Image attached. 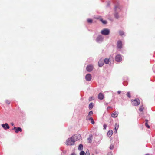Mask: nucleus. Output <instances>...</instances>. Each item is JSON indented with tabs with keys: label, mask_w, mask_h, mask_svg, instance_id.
<instances>
[{
	"label": "nucleus",
	"mask_w": 155,
	"mask_h": 155,
	"mask_svg": "<svg viewBox=\"0 0 155 155\" xmlns=\"http://www.w3.org/2000/svg\"><path fill=\"white\" fill-rule=\"evenodd\" d=\"M120 7L119 5H117L115 6L114 8L115 13L114 15L116 19H118L119 17L118 12L120 11Z\"/></svg>",
	"instance_id": "1"
},
{
	"label": "nucleus",
	"mask_w": 155,
	"mask_h": 155,
	"mask_svg": "<svg viewBox=\"0 0 155 155\" xmlns=\"http://www.w3.org/2000/svg\"><path fill=\"white\" fill-rule=\"evenodd\" d=\"M75 141L72 138V137L69 138L66 142V144L67 145H72L74 144Z\"/></svg>",
	"instance_id": "2"
},
{
	"label": "nucleus",
	"mask_w": 155,
	"mask_h": 155,
	"mask_svg": "<svg viewBox=\"0 0 155 155\" xmlns=\"http://www.w3.org/2000/svg\"><path fill=\"white\" fill-rule=\"evenodd\" d=\"M131 103L133 105L138 106L140 104V101L139 99H136L135 100H132Z\"/></svg>",
	"instance_id": "3"
},
{
	"label": "nucleus",
	"mask_w": 155,
	"mask_h": 155,
	"mask_svg": "<svg viewBox=\"0 0 155 155\" xmlns=\"http://www.w3.org/2000/svg\"><path fill=\"white\" fill-rule=\"evenodd\" d=\"M110 32V30L107 28L104 29L101 31V34L105 35H108L109 34Z\"/></svg>",
	"instance_id": "4"
},
{
	"label": "nucleus",
	"mask_w": 155,
	"mask_h": 155,
	"mask_svg": "<svg viewBox=\"0 0 155 155\" xmlns=\"http://www.w3.org/2000/svg\"><path fill=\"white\" fill-rule=\"evenodd\" d=\"M72 138L75 142L78 140H79L81 138V135L80 134H77L74 135L72 137Z\"/></svg>",
	"instance_id": "5"
},
{
	"label": "nucleus",
	"mask_w": 155,
	"mask_h": 155,
	"mask_svg": "<svg viewBox=\"0 0 155 155\" xmlns=\"http://www.w3.org/2000/svg\"><path fill=\"white\" fill-rule=\"evenodd\" d=\"M103 37L101 35H100L98 36L97 38L96 39V41L98 43H100L103 41Z\"/></svg>",
	"instance_id": "6"
},
{
	"label": "nucleus",
	"mask_w": 155,
	"mask_h": 155,
	"mask_svg": "<svg viewBox=\"0 0 155 155\" xmlns=\"http://www.w3.org/2000/svg\"><path fill=\"white\" fill-rule=\"evenodd\" d=\"M115 60L117 62H120L122 60V58L120 55L118 54L116 56Z\"/></svg>",
	"instance_id": "7"
},
{
	"label": "nucleus",
	"mask_w": 155,
	"mask_h": 155,
	"mask_svg": "<svg viewBox=\"0 0 155 155\" xmlns=\"http://www.w3.org/2000/svg\"><path fill=\"white\" fill-rule=\"evenodd\" d=\"M92 78V76L90 74H87L85 76V79L87 81H90L91 80Z\"/></svg>",
	"instance_id": "8"
},
{
	"label": "nucleus",
	"mask_w": 155,
	"mask_h": 155,
	"mask_svg": "<svg viewBox=\"0 0 155 155\" xmlns=\"http://www.w3.org/2000/svg\"><path fill=\"white\" fill-rule=\"evenodd\" d=\"M93 69V66L91 65H89L87 66L86 70L88 72H91Z\"/></svg>",
	"instance_id": "9"
},
{
	"label": "nucleus",
	"mask_w": 155,
	"mask_h": 155,
	"mask_svg": "<svg viewBox=\"0 0 155 155\" xmlns=\"http://www.w3.org/2000/svg\"><path fill=\"white\" fill-rule=\"evenodd\" d=\"M13 130H15V131L16 133H17L19 131L21 132L22 131V129L20 127H14L12 129Z\"/></svg>",
	"instance_id": "10"
},
{
	"label": "nucleus",
	"mask_w": 155,
	"mask_h": 155,
	"mask_svg": "<svg viewBox=\"0 0 155 155\" xmlns=\"http://www.w3.org/2000/svg\"><path fill=\"white\" fill-rule=\"evenodd\" d=\"M2 126L5 129H8L9 128V126L7 123L2 124Z\"/></svg>",
	"instance_id": "11"
},
{
	"label": "nucleus",
	"mask_w": 155,
	"mask_h": 155,
	"mask_svg": "<svg viewBox=\"0 0 155 155\" xmlns=\"http://www.w3.org/2000/svg\"><path fill=\"white\" fill-rule=\"evenodd\" d=\"M104 64V60L101 59L98 62V66L99 67L102 66Z\"/></svg>",
	"instance_id": "12"
},
{
	"label": "nucleus",
	"mask_w": 155,
	"mask_h": 155,
	"mask_svg": "<svg viewBox=\"0 0 155 155\" xmlns=\"http://www.w3.org/2000/svg\"><path fill=\"white\" fill-rule=\"evenodd\" d=\"M117 47L118 48L120 49L122 48V42L120 40L117 42Z\"/></svg>",
	"instance_id": "13"
},
{
	"label": "nucleus",
	"mask_w": 155,
	"mask_h": 155,
	"mask_svg": "<svg viewBox=\"0 0 155 155\" xmlns=\"http://www.w3.org/2000/svg\"><path fill=\"white\" fill-rule=\"evenodd\" d=\"M98 98L100 100H102L104 98V95L102 93H100L98 94Z\"/></svg>",
	"instance_id": "14"
},
{
	"label": "nucleus",
	"mask_w": 155,
	"mask_h": 155,
	"mask_svg": "<svg viewBox=\"0 0 155 155\" xmlns=\"http://www.w3.org/2000/svg\"><path fill=\"white\" fill-rule=\"evenodd\" d=\"M118 114V112H115L111 114V116L113 118H115L117 117Z\"/></svg>",
	"instance_id": "15"
},
{
	"label": "nucleus",
	"mask_w": 155,
	"mask_h": 155,
	"mask_svg": "<svg viewBox=\"0 0 155 155\" xmlns=\"http://www.w3.org/2000/svg\"><path fill=\"white\" fill-rule=\"evenodd\" d=\"M113 134V131L111 130H109L107 133V136L110 137Z\"/></svg>",
	"instance_id": "16"
},
{
	"label": "nucleus",
	"mask_w": 155,
	"mask_h": 155,
	"mask_svg": "<svg viewBox=\"0 0 155 155\" xmlns=\"http://www.w3.org/2000/svg\"><path fill=\"white\" fill-rule=\"evenodd\" d=\"M119 124L117 123H116L115 126V133H117V130L119 128Z\"/></svg>",
	"instance_id": "17"
},
{
	"label": "nucleus",
	"mask_w": 155,
	"mask_h": 155,
	"mask_svg": "<svg viewBox=\"0 0 155 155\" xmlns=\"http://www.w3.org/2000/svg\"><path fill=\"white\" fill-rule=\"evenodd\" d=\"M92 136L91 135L89 136V137L87 138V140L89 143H91L92 141Z\"/></svg>",
	"instance_id": "18"
},
{
	"label": "nucleus",
	"mask_w": 155,
	"mask_h": 155,
	"mask_svg": "<svg viewBox=\"0 0 155 155\" xmlns=\"http://www.w3.org/2000/svg\"><path fill=\"white\" fill-rule=\"evenodd\" d=\"M83 148V146L82 144H80L78 147V149L80 150H82Z\"/></svg>",
	"instance_id": "19"
},
{
	"label": "nucleus",
	"mask_w": 155,
	"mask_h": 155,
	"mask_svg": "<svg viewBox=\"0 0 155 155\" xmlns=\"http://www.w3.org/2000/svg\"><path fill=\"white\" fill-rule=\"evenodd\" d=\"M104 61L106 64H108L109 63V62L110 61L107 58H105L104 60Z\"/></svg>",
	"instance_id": "20"
},
{
	"label": "nucleus",
	"mask_w": 155,
	"mask_h": 155,
	"mask_svg": "<svg viewBox=\"0 0 155 155\" xmlns=\"http://www.w3.org/2000/svg\"><path fill=\"white\" fill-rule=\"evenodd\" d=\"M92 118L91 116L88 115L86 117V120H91Z\"/></svg>",
	"instance_id": "21"
},
{
	"label": "nucleus",
	"mask_w": 155,
	"mask_h": 155,
	"mask_svg": "<svg viewBox=\"0 0 155 155\" xmlns=\"http://www.w3.org/2000/svg\"><path fill=\"white\" fill-rule=\"evenodd\" d=\"M93 105L92 103H90L89 105V109H91L93 108Z\"/></svg>",
	"instance_id": "22"
},
{
	"label": "nucleus",
	"mask_w": 155,
	"mask_h": 155,
	"mask_svg": "<svg viewBox=\"0 0 155 155\" xmlns=\"http://www.w3.org/2000/svg\"><path fill=\"white\" fill-rule=\"evenodd\" d=\"M100 21L101 22H102V23L104 24H107V22L106 21V20H103V19L101 18L100 19Z\"/></svg>",
	"instance_id": "23"
},
{
	"label": "nucleus",
	"mask_w": 155,
	"mask_h": 155,
	"mask_svg": "<svg viewBox=\"0 0 155 155\" xmlns=\"http://www.w3.org/2000/svg\"><path fill=\"white\" fill-rule=\"evenodd\" d=\"M144 109V108L142 106H140V107L139 110L140 111L142 112V111Z\"/></svg>",
	"instance_id": "24"
},
{
	"label": "nucleus",
	"mask_w": 155,
	"mask_h": 155,
	"mask_svg": "<svg viewBox=\"0 0 155 155\" xmlns=\"http://www.w3.org/2000/svg\"><path fill=\"white\" fill-rule=\"evenodd\" d=\"M127 95L128 97H129V98H130L131 97V96H130V92H127Z\"/></svg>",
	"instance_id": "25"
},
{
	"label": "nucleus",
	"mask_w": 155,
	"mask_h": 155,
	"mask_svg": "<svg viewBox=\"0 0 155 155\" xmlns=\"http://www.w3.org/2000/svg\"><path fill=\"white\" fill-rule=\"evenodd\" d=\"M119 34L120 35H122L124 34V32L122 31H119Z\"/></svg>",
	"instance_id": "26"
},
{
	"label": "nucleus",
	"mask_w": 155,
	"mask_h": 155,
	"mask_svg": "<svg viewBox=\"0 0 155 155\" xmlns=\"http://www.w3.org/2000/svg\"><path fill=\"white\" fill-rule=\"evenodd\" d=\"M84 154L85 153L83 151H81L80 153V155H84Z\"/></svg>",
	"instance_id": "27"
},
{
	"label": "nucleus",
	"mask_w": 155,
	"mask_h": 155,
	"mask_svg": "<svg viewBox=\"0 0 155 155\" xmlns=\"http://www.w3.org/2000/svg\"><path fill=\"white\" fill-rule=\"evenodd\" d=\"M87 21L89 23H91L92 22V20L91 19H88Z\"/></svg>",
	"instance_id": "28"
},
{
	"label": "nucleus",
	"mask_w": 155,
	"mask_h": 155,
	"mask_svg": "<svg viewBox=\"0 0 155 155\" xmlns=\"http://www.w3.org/2000/svg\"><path fill=\"white\" fill-rule=\"evenodd\" d=\"M93 113L92 111H90L89 112L88 116H91V115L93 114Z\"/></svg>",
	"instance_id": "29"
},
{
	"label": "nucleus",
	"mask_w": 155,
	"mask_h": 155,
	"mask_svg": "<svg viewBox=\"0 0 155 155\" xmlns=\"http://www.w3.org/2000/svg\"><path fill=\"white\" fill-rule=\"evenodd\" d=\"M145 125L146 127H147L148 128H150V126L148 125V123L147 122H146Z\"/></svg>",
	"instance_id": "30"
},
{
	"label": "nucleus",
	"mask_w": 155,
	"mask_h": 155,
	"mask_svg": "<svg viewBox=\"0 0 155 155\" xmlns=\"http://www.w3.org/2000/svg\"><path fill=\"white\" fill-rule=\"evenodd\" d=\"M91 123L92 124H94L95 122L93 118L91 120Z\"/></svg>",
	"instance_id": "31"
},
{
	"label": "nucleus",
	"mask_w": 155,
	"mask_h": 155,
	"mask_svg": "<svg viewBox=\"0 0 155 155\" xmlns=\"http://www.w3.org/2000/svg\"><path fill=\"white\" fill-rule=\"evenodd\" d=\"M114 147V146L113 145H111L110 147V149L111 150H112Z\"/></svg>",
	"instance_id": "32"
},
{
	"label": "nucleus",
	"mask_w": 155,
	"mask_h": 155,
	"mask_svg": "<svg viewBox=\"0 0 155 155\" xmlns=\"http://www.w3.org/2000/svg\"><path fill=\"white\" fill-rule=\"evenodd\" d=\"M94 18H95V19H99L100 20V19L101 18V17H99V16H98V17H94Z\"/></svg>",
	"instance_id": "33"
},
{
	"label": "nucleus",
	"mask_w": 155,
	"mask_h": 155,
	"mask_svg": "<svg viewBox=\"0 0 155 155\" xmlns=\"http://www.w3.org/2000/svg\"><path fill=\"white\" fill-rule=\"evenodd\" d=\"M5 102L7 104H9L10 103V102L8 100H6L5 101Z\"/></svg>",
	"instance_id": "34"
},
{
	"label": "nucleus",
	"mask_w": 155,
	"mask_h": 155,
	"mask_svg": "<svg viewBox=\"0 0 155 155\" xmlns=\"http://www.w3.org/2000/svg\"><path fill=\"white\" fill-rule=\"evenodd\" d=\"M103 127H104V128L105 129H106V127H107V125L106 124H104Z\"/></svg>",
	"instance_id": "35"
},
{
	"label": "nucleus",
	"mask_w": 155,
	"mask_h": 155,
	"mask_svg": "<svg viewBox=\"0 0 155 155\" xmlns=\"http://www.w3.org/2000/svg\"><path fill=\"white\" fill-rule=\"evenodd\" d=\"M110 2L109 1L107 2V6L108 7L110 6Z\"/></svg>",
	"instance_id": "36"
},
{
	"label": "nucleus",
	"mask_w": 155,
	"mask_h": 155,
	"mask_svg": "<svg viewBox=\"0 0 155 155\" xmlns=\"http://www.w3.org/2000/svg\"><path fill=\"white\" fill-rule=\"evenodd\" d=\"M85 155H90L89 152L88 151V152H87V151Z\"/></svg>",
	"instance_id": "37"
},
{
	"label": "nucleus",
	"mask_w": 155,
	"mask_h": 155,
	"mask_svg": "<svg viewBox=\"0 0 155 155\" xmlns=\"http://www.w3.org/2000/svg\"><path fill=\"white\" fill-rule=\"evenodd\" d=\"M108 155H112V153L111 152H109L108 153Z\"/></svg>",
	"instance_id": "38"
},
{
	"label": "nucleus",
	"mask_w": 155,
	"mask_h": 155,
	"mask_svg": "<svg viewBox=\"0 0 155 155\" xmlns=\"http://www.w3.org/2000/svg\"><path fill=\"white\" fill-rule=\"evenodd\" d=\"M93 97H90V98H89V100L90 101L92 100H93Z\"/></svg>",
	"instance_id": "39"
},
{
	"label": "nucleus",
	"mask_w": 155,
	"mask_h": 155,
	"mask_svg": "<svg viewBox=\"0 0 155 155\" xmlns=\"http://www.w3.org/2000/svg\"><path fill=\"white\" fill-rule=\"evenodd\" d=\"M121 92V91H117V93L119 94H120Z\"/></svg>",
	"instance_id": "40"
},
{
	"label": "nucleus",
	"mask_w": 155,
	"mask_h": 155,
	"mask_svg": "<svg viewBox=\"0 0 155 155\" xmlns=\"http://www.w3.org/2000/svg\"><path fill=\"white\" fill-rule=\"evenodd\" d=\"M111 108V107L110 106H108L107 107V109H108L110 108Z\"/></svg>",
	"instance_id": "41"
},
{
	"label": "nucleus",
	"mask_w": 155,
	"mask_h": 155,
	"mask_svg": "<svg viewBox=\"0 0 155 155\" xmlns=\"http://www.w3.org/2000/svg\"><path fill=\"white\" fill-rule=\"evenodd\" d=\"M11 124L12 126H13V125H14V124L13 123H11Z\"/></svg>",
	"instance_id": "42"
},
{
	"label": "nucleus",
	"mask_w": 155,
	"mask_h": 155,
	"mask_svg": "<svg viewBox=\"0 0 155 155\" xmlns=\"http://www.w3.org/2000/svg\"><path fill=\"white\" fill-rule=\"evenodd\" d=\"M71 155H75V154L74 153H72Z\"/></svg>",
	"instance_id": "43"
},
{
	"label": "nucleus",
	"mask_w": 155,
	"mask_h": 155,
	"mask_svg": "<svg viewBox=\"0 0 155 155\" xmlns=\"http://www.w3.org/2000/svg\"><path fill=\"white\" fill-rule=\"evenodd\" d=\"M146 122H147V123L148 120H146Z\"/></svg>",
	"instance_id": "44"
},
{
	"label": "nucleus",
	"mask_w": 155,
	"mask_h": 155,
	"mask_svg": "<svg viewBox=\"0 0 155 155\" xmlns=\"http://www.w3.org/2000/svg\"><path fill=\"white\" fill-rule=\"evenodd\" d=\"M146 155H149V154H146Z\"/></svg>",
	"instance_id": "45"
},
{
	"label": "nucleus",
	"mask_w": 155,
	"mask_h": 155,
	"mask_svg": "<svg viewBox=\"0 0 155 155\" xmlns=\"http://www.w3.org/2000/svg\"><path fill=\"white\" fill-rule=\"evenodd\" d=\"M92 155H94L93 154Z\"/></svg>",
	"instance_id": "46"
}]
</instances>
